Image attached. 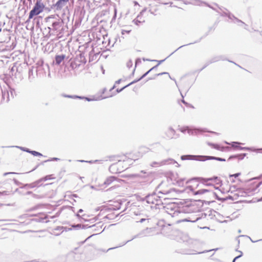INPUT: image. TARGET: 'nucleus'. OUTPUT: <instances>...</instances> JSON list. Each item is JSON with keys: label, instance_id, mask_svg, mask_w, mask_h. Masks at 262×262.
<instances>
[{"label": "nucleus", "instance_id": "obj_18", "mask_svg": "<svg viewBox=\"0 0 262 262\" xmlns=\"http://www.w3.org/2000/svg\"><path fill=\"white\" fill-rule=\"evenodd\" d=\"M121 81H122V80L121 79H120V80H118L117 81H116L113 88H115V87H116L117 84H119Z\"/></svg>", "mask_w": 262, "mask_h": 262}, {"label": "nucleus", "instance_id": "obj_15", "mask_svg": "<svg viewBox=\"0 0 262 262\" xmlns=\"http://www.w3.org/2000/svg\"><path fill=\"white\" fill-rule=\"evenodd\" d=\"M31 153L34 156H41V154L36 151H32Z\"/></svg>", "mask_w": 262, "mask_h": 262}, {"label": "nucleus", "instance_id": "obj_2", "mask_svg": "<svg viewBox=\"0 0 262 262\" xmlns=\"http://www.w3.org/2000/svg\"><path fill=\"white\" fill-rule=\"evenodd\" d=\"M164 208L166 212L172 217H178V220L176 221L177 223L187 221L185 219H181L179 216H181L182 213L179 211L177 205L174 203L168 204L164 207Z\"/></svg>", "mask_w": 262, "mask_h": 262}, {"label": "nucleus", "instance_id": "obj_23", "mask_svg": "<svg viewBox=\"0 0 262 262\" xmlns=\"http://www.w3.org/2000/svg\"><path fill=\"white\" fill-rule=\"evenodd\" d=\"M232 146L235 147H237L236 145H234V144L232 145Z\"/></svg>", "mask_w": 262, "mask_h": 262}, {"label": "nucleus", "instance_id": "obj_21", "mask_svg": "<svg viewBox=\"0 0 262 262\" xmlns=\"http://www.w3.org/2000/svg\"><path fill=\"white\" fill-rule=\"evenodd\" d=\"M239 257V256H236L233 260V262H235V260L238 258Z\"/></svg>", "mask_w": 262, "mask_h": 262}, {"label": "nucleus", "instance_id": "obj_1", "mask_svg": "<svg viewBox=\"0 0 262 262\" xmlns=\"http://www.w3.org/2000/svg\"><path fill=\"white\" fill-rule=\"evenodd\" d=\"M142 157L140 154L130 152L123 156L121 159L118 160V162L114 163L110 167V170L112 173H120L127 169L128 166L139 159Z\"/></svg>", "mask_w": 262, "mask_h": 262}, {"label": "nucleus", "instance_id": "obj_5", "mask_svg": "<svg viewBox=\"0 0 262 262\" xmlns=\"http://www.w3.org/2000/svg\"><path fill=\"white\" fill-rule=\"evenodd\" d=\"M199 185V183L198 181L192 180L187 182L186 188L193 192L198 187Z\"/></svg>", "mask_w": 262, "mask_h": 262}, {"label": "nucleus", "instance_id": "obj_8", "mask_svg": "<svg viewBox=\"0 0 262 262\" xmlns=\"http://www.w3.org/2000/svg\"><path fill=\"white\" fill-rule=\"evenodd\" d=\"M207 144L212 148L220 151H224L226 147L221 146L219 144L208 142Z\"/></svg>", "mask_w": 262, "mask_h": 262}, {"label": "nucleus", "instance_id": "obj_3", "mask_svg": "<svg viewBox=\"0 0 262 262\" xmlns=\"http://www.w3.org/2000/svg\"><path fill=\"white\" fill-rule=\"evenodd\" d=\"M45 5L40 1H37L33 9L30 12L29 18L31 19L35 15H38L43 11Z\"/></svg>", "mask_w": 262, "mask_h": 262}, {"label": "nucleus", "instance_id": "obj_9", "mask_svg": "<svg viewBox=\"0 0 262 262\" xmlns=\"http://www.w3.org/2000/svg\"><path fill=\"white\" fill-rule=\"evenodd\" d=\"M65 58V55H56L55 57V61L56 64H59Z\"/></svg>", "mask_w": 262, "mask_h": 262}, {"label": "nucleus", "instance_id": "obj_13", "mask_svg": "<svg viewBox=\"0 0 262 262\" xmlns=\"http://www.w3.org/2000/svg\"><path fill=\"white\" fill-rule=\"evenodd\" d=\"M155 69H156V67L152 68L149 70H148L147 72H146L144 74H143L142 75V76L141 77V78H143V77H145L147 74H148L150 72L154 71Z\"/></svg>", "mask_w": 262, "mask_h": 262}, {"label": "nucleus", "instance_id": "obj_22", "mask_svg": "<svg viewBox=\"0 0 262 262\" xmlns=\"http://www.w3.org/2000/svg\"><path fill=\"white\" fill-rule=\"evenodd\" d=\"M261 184H262V181L261 182L258 183L257 186L260 185Z\"/></svg>", "mask_w": 262, "mask_h": 262}, {"label": "nucleus", "instance_id": "obj_7", "mask_svg": "<svg viewBox=\"0 0 262 262\" xmlns=\"http://www.w3.org/2000/svg\"><path fill=\"white\" fill-rule=\"evenodd\" d=\"M156 75L158 77L159 80L161 81H166L170 78V75L167 72L157 73Z\"/></svg>", "mask_w": 262, "mask_h": 262}, {"label": "nucleus", "instance_id": "obj_17", "mask_svg": "<svg viewBox=\"0 0 262 262\" xmlns=\"http://www.w3.org/2000/svg\"><path fill=\"white\" fill-rule=\"evenodd\" d=\"M182 102L184 103L187 107H190L193 108V106H192L191 104H188V103L186 102L184 100H182Z\"/></svg>", "mask_w": 262, "mask_h": 262}, {"label": "nucleus", "instance_id": "obj_20", "mask_svg": "<svg viewBox=\"0 0 262 262\" xmlns=\"http://www.w3.org/2000/svg\"><path fill=\"white\" fill-rule=\"evenodd\" d=\"M130 30H129V31L122 30V34H125V33H129V32H130Z\"/></svg>", "mask_w": 262, "mask_h": 262}, {"label": "nucleus", "instance_id": "obj_11", "mask_svg": "<svg viewBox=\"0 0 262 262\" xmlns=\"http://www.w3.org/2000/svg\"><path fill=\"white\" fill-rule=\"evenodd\" d=\"M208 191V190L207 189H200V190H198V191L195 192L194 194H203Z\"/></svg>", "mask_w": 262, "mask_h": 262}, {"label": "nucleus", "instance_id": "obj_19", "mask_svg": "<svg viewBox=\"0 0 262 262\" xmlns=\"http://www.w3.org/2000/svg\"><path fill=\"white\" fill-rule=\"evenodd\" d=\"M64 5V4L63 3H61L60 4H57V3L56 4V6L57 7H59V8H61L62 7V6Z\"/></svg>", "mask_w": 262, "mask_h": 262}, {"label": "nucleus", "instance_id": "obj_10", "mask_svg": "<svg viewBox=\"0 0 262 262\" xmlns=\"http://www.w3.org/2000/svg\"><path fill=\"white\" fill-rule=\"evenodd\" d=\"M206 160H216L220 161H225V159H222L221 158H217L212 156H206L205 157Z\"/></svg>", "mask_w": 262, "mask_h": 262}, {"label": "nucleus", "instance_id": "obj_24", "mask_svg": "<svg viewBox=\"0 0 262 262\" xmlns=\"http://www.w3.org/2000/svg\"><path fill=\"white\" fill-rule=\"evenodd\" d=\"M119 187V186H118V185H115V186H114V187Z\"/></svg>", "mask_w": 262, "mask_h": 262}, {"label": "nucleus", "instance_id": "obj_4", "mask_svg": "<svg viewBox=\"0 0 262 262\" xmlns=\"http://www.w3.org/2000/svg\"><path fill=\"white\" fill-rule=\"evenodd\" d=\"M202 181L203 184L208 186H213L220 183V180L217 177L202 178Z\"/></svg>", "mask_w": 262, "mask_h": 262}, {"label": "nucleus", "instance_id": "obj_6", "mask_svg": "<svg viewBox=\"0 0 262 262\" xmlns=\"http://www.w3.org/2000/svg\"><path fill=\"white\" fill-rule=\"evenodd\" d=\"M121 180L114 176L108 177L104 182L103 185L105 187L109 186L115 182H119Z\"/></svg>", "mask_w": 262, "mask_h": 262}, {"label": "nucleus", "instance_id": "obj_14", "mask_svg": "<svg viewBox=\"0 0 262 262\" xmlns=\"http://www.w3.org/2000/svg\"><path fill=\"white\" fill-rule=\"evenodd\" d=\"M241 174V172H238V173H235V174H230L229 176V177L230 178H231V177L236 178V177H238V176H239Z\"/></svg>", "mask_w": 262, "mask_h": 262}, {"label": "nucleus", "instance_id": "obj_12", "mask_svg": "<svg viewBox=\"0 0 262 262\" xmlns=\"http://www.w3.org/2000/svg\"><path fill=\"white\" fill-rule=\"evenodd\" d=\"M133 83V82H130L129 83L127 84H126L125 85L123 86L122 88L121 89H117L116 90V91L117 93H119L120 92H121L123 89H124L125 88L128 86L129 85H130V84H132V83Z\"/></svg>", "mask_w": 262, "mask_h": 262}, {"label": "nucleus", "instance_id": "obj_16", "mask_svg": "<svg viewBox=\"0 0 262 262\" xmlns=\"http://www.w3.org/2000/svg\"><path fill=\"white\" fill-rule=\"evenodd\" d=\"M69 0H59L57 2V4H59L61 3H63L64 4L65 3L69 2Z\"/></svg>", "mask_w": 262, "mask_h": 262}]
</instances>
